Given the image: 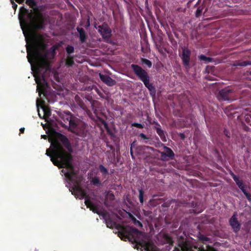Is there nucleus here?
Listing matches in <instances>:
<instances>
[{
	"instance_id": "4be33fe9",
	"label": "nucleus",
	"mask_w": 251,
	"mask_h": 251,
	"mask_svg": "<svg viewBox=\"0 0 251 251\" xmlns=\"http://www.w3.org/2000/svg\"><path fill=\"white\" fill-rule=\"evenodd\" d=\"M249 65H251L250 61H237L234 64L235 66H246Z\"/></svg>"
},
{
	"instance_id": "9b49d317",
	"label": "nucleus",
	"mask_w": 251,
	"mask_h": 251,
	"mask_svg": "<svg viewBox=\"0 0 251 251\" xmlns=\"http://www.w3.org/2000/svg\"><path fill=\"white\" fill-rule=\"evenodd\" d=\"M60 117L63 120L64 122H69V128L72 126V123H75L77 118L73 117L70 111H64L60 114Z\"/></svg>"
},
{
	"instance_id": "72a5a7b5",
	"label": "nucleus",
	"mask_w": 251,
	"mask_h": 251,
	"mask_svg": "<svg viewBox=\"0 0 251 251\" xmlns=\"http://www.w3.org/2000/svg\"><path fill=\"white\" fill-rule=\"evenodd\" d=\"M107 133L111 136V138L115 137L114 133L112 130L108 126L105 127Z\"/></svg>"
},
{
	"instance_id": "dca6fc26",
	"label": "nucleus",
	"mask_w": 251,
	"mask_h": 251,
	"mask_svg": "<svg viewBox=\"0 0 251 251\" xmlns=\"http://www.w3.org/2000/svg\"><path fill=\"white\" fill-rule=\"evenodd\" d=\"M230 175L233 180L236 182V185L238 186V187L241 189V190L243 192L246 190L245 185L244 184L243 181L242 180H240L239 177L236 176L233 173L231 172Z\"/></svg>"
},
{
	"instance_id": "8fccbe9b",
	"label": "nucleus",
	"mask_w": 251,
	"mask_h": 251,
	"mask_svg": "<svg viewBox=\"0 0 251 251\" xmlns=\"http://www.w3.org/2000/svg\"><path fill=\"white\" fill-rule=\"evenodd\" d=\"M173 251H180L179 249L177 248H175Z\"/></svg>"
},
{
	"instance_id": "2eb2a0df",
	"label": "nucleus",
	"mask_w": 251,
	"mask_h": 251,
	"mask_svg": "<svg viewBox=\"0 0 251 251\" xmlns=\"http://www.w3.org/2000/svg\"><path fill=\"white\" fill-rule=\"evenodd\" d=\"M155 126L154 129L156 130L157 133L160 137L161 140L163 142L167 141L166 137L165 135L164 131L161 128V126L157 122L155 123Z\"/></svg>"
},
{
	"instance_id": "c03bdc74",
	"label": "nucleus",
	"mask_w": 251,
	"mask_h": 251,
	"mask_svg": "<svg viewBox=\"0 0 251 251\" xmlns=\"http://www.w3.org/2000/svg\"><path fill=\"white\" fill-rule=\"evenodd\" d=\"M178 135H179V137L181 139H182L183 140L185 139V134L184 133H180Z\"/></svg>"
},
{
	"instance_id": "4d7b16f0",
	"label": "nucleus",
	"mask_w": 251,
	"mask_h": 251,
	"mask_svg": "<svg viewBox=\"0 0 251 251\" xmlns=\"http://www.w3.org/2000/svg\"><path fill=\"white\" fill-rule=\"evenodd\" d=\"M163 206H165V204H162Z\"/></svg>"
},
{
	"instance_id": "39448f33",
	"label": "nucleus",
	"mask_w": 251,
	"mask_h": 251,
	"mask_svg": "<svg viewBox=\"0 0 251 251\" xmlns=\"http://www.w3.org/2000/svg\"><path fill=\"white\" fill-rule=\"evenodd\" d=\"M87 125L77 119L75 123H72V126L69 130L76 135L85 137L87 135Z\"/></svg>"
},
{
	"instance_id": "c85d7f7f",
	"label": "nucleus",
	"mask_w": 251,
	"mask_h": 251,
	"mask_svg": "<svg viewBox=\"0 0 251 251\" xmlns=\"http://www.w3.org/2000/svg\"><path fill=\"white\" fill-rule=\"evenodd\" d=\"M97 101H93L91 102V107L92 109L94 112V113L96 115V116H98V109L96 106H95V103H98Z\"/></svg>"
},
{
	"instance_id": "cd10ccee",
	"label": "nucleus",
	"mask_w": 251,
	"mask_h": 251,
	"mask_svg": "<svg viewBox=\"0 0 251 251\" xmlns=\"http://www.w3.org/2000/svg\"><path fill=\"white\" fill-rule=\"evenodd\" d=\"M85 112V113H86V114L88 115V116L92 120H95V118L92 114V113L91 112V111H90V110H89V109H88L86 105H85V107H84V108H82Z\"/></svg>"
},
{
	"instance_id": "ddd939ff",
	"label": "nucleus",
	"mask_w": 251,
	"mask_h": 251,
	"mask_svg": "<svg viewBox=\"0 0 251 251\" xmlns=\"http://www.w3.org/2000/svg\"><path fill=\"white\" fill-rule=\"evenodd\" d=\"M84 203L86 205L87 207L89 208L90 210L92 211L94 213L99 214L100 210L98 205L94 204L89 199V198H86L85 200Z\"/></svg>"
},
{
	"instance_id": "473e14b6",
	"label": "nucleus",
	"mask_w": 251,
	"mask_h": 251,
	"mask_svg": "<svg viewBox=\"0 0 251 251\" xmlns=\"http://www.w3.org/2000/svg\"><path fill=\"white\" fill-rule=\"evenodd\" d=\"M96 117H97L98 121L100 122L102 125H103L104 128L108 126V124L106 123V122L105 120H104L102 118H101L99 116H97Z\"/></svg>"
},
{
	"instance_id": "49530a36",
	"label": "nucleus",
	"mask_w": 251,
	"mask_h": 251,
	"mask_svg": "<svg viewBox=\"0 0 251 251\" xmlns=\"http://www.w3.org/2000/svg\"><path fill=\"white\" fill-rule=\"evenodd\" d=\"M202 210H202V208H201V209H198V210H197V209H195L194 210L195 212L196 213H200V212H202Z\"/></svg>"
},
{
	"instance_id": "c756f323",
	"label": "nucleus",
	"mask_w": 251,
	"mask_h": 251,
	"mask_svg": "<svg viewBox=\"0 0 251 251\" xmlns=\"http://www.w3.org/2000/svg\"><path fill=\"white\" fill-rule=\"evenodd\" d=\"M141 60L143 63L147 65L149 68H151V67L152 63L150 60L143 58H142Z\"/></svg>"
},
{
	"instance_id": "f8f14e48",
	"label": "nucleus",
	"mask_w": 251,
	"mask_h": 251,
	"mask_svg": "<svg viewBox=\"0 0 251 251\" xmlns=\"http://www.w3.org/2000/svg\"><path fill=\"white\" fill-rule=\"evenodd\" d=\"M164 148L165 151L160 152L161 159L162 160H167V157H169L171 159H173L175 156V153L172 150L166 146H164Z\"/></svg>"
},
{
	"instance_id": "a19ab883",
	"label": "nucleus",
	"mask_w": 251,
	"mask_h": 251,
	"mask_svg": "<svg viewBox=\"0 0 251 251\" xmlns=\"http://www.w3.org/2000/svg\"><path fill=\"white\" fill-rule=\"evenodd\" d=\"M224 135L228 137V138H229L230 136V133L226 129H225L224 131Z\"/></svg>"
},
{
	"instance_id": "79ce46f5",
	"label": "nucleus",
	"mask_w": 251,
	"mask_h": 251,
	"mask_svg": "<svg viewBox=\"0 0 251 251\" xmlns=\"http://www.w3.org/2000/svg\"><path fill=\"white\" fill-rule=\"evenodd\" d=\"M10 1L12 4V7H13V9L16 10L18 6L17 4L14 2L13 0H10Z\"/></svg>"
},
{
	"instance_id": "e433bc0d",
	"label": "nucleus",
	"mask_w": 251,
	"mask_h": 251,
	"mask_svg": "<svg viewBox=\"0 0 251 251\" xmlns=\"http://www.w3.org/2000/svg\"><path fill=\"white\" fill-rule=\"evenodd\" d=\"M243 193H244V194L245 195V196L246 197L247 199L250 201H251V194L247 192V191H246V190H245V191H243Z\"/></svg>"
},
{
	"instance_id": "0eeeda50",
	"label": "nucleus",
	"mask_w": 251,
	"mask_h": 251,
	"mask_svg": "<svg viewBox=\"0 0 251 251\" xmlns=\"http://www.w3.org/2000/svg\"><path fill=\"white\" fill-rule=\"evenodd\" d=\"M72 192V194L75 196L76 198L83 199L89 197L86 195L85 191L81 187L78 182H76L72 188V190L69 189Z\"/></svg>"
},
{
	"instance_id": "7c9ffc66",
	"label": "nucleus",
	"mask_w": 251,
	"mask_h": 251,
	"mask_svg": "<svg viewBox=\"0 0 251 251\" xmlns=\"http://www.w3.org/2000/svg\"><path fill=\"white\" fill-rule=\"evenodd\" d=\"M99 169L100 171L103 174H107L108 173L107 169L102 165H100L99 166Z\"/></svg>"
},
{
	"instance_id": "393cba45",
	"label": "nucleus",
	"mask_w": 251,
	"mask_h": 251,
	"mask_svg": "<svg viewBox=\"0 0 251 251\" xmlns=\"http://www.w3.org/2000/svg\"><path fill=\"white\" fill-rule=\"evenodd\" d=\"M198 238L199 240L204 242H208L210 240V238L206 237V236L204 235L203 234H202L200 233H199V235H198Z\"/></svg>"
},
{
	"instance_id": "a18cd8bd",
	"label": "nucleus",
	"mask_w": 251,
	"mask_h": 251,
	"mask_svg": "<svg viewBox=\"0 0 251 251\" xmlns=\"http://www.w3.org/2000/svg\"><path fill=\"white\" fill-rule=\"evenodd\" d=\"M157 49H158V51L160 53H161V54L163 53V49L161 47V46L157 47Z\"/></svg>"
},
{
	"instance_id": "6ab92c4d",
	"label": "nucleus",
	"mask_w": 251,
	"mask_h": 251,
	"mask_svg": "<svg viewBox=\"0 0 251 251\" xmlns=\"http://www.w3.org/2000/svg\"><path fill=\"white\" fill-rule=\"evenodd\" d=\"M199 59L201 61H204L205 63L211 62L213 60V59L211 57H207L203 54L199 55Z\"/></svg>"
},
{
	"instance_id": "423d86ee",
	"label": "nucleus",
	"mask_w": 251,
	"mask_h": 251,
	"mask_svg": "<svg viewBox=\"0 0 251 251\" xmlns=\"http://www.w3.org/2000/svg\"><path fill=\"white\" fill-rule=\"evenodd\" d=\"M95 27L98 29V32L104 39H108L112 36V31L108 24L105 22L103 23L98 27L95 25Z\"/></svg>"
},
{
	"instance_id": "5701e85b",
	"label": "nucleus",
	"mask_w": 251,
	"mask_h": 251,
	"mask_svg": "<svg viewBox=\"0 0 251 251\" xmlns=\"http://www.w3.org/2000/svg\"><path fill=\"white\" fill-rule=\"evenodd\" d=\"M66 51L68 56H71V54L75 52L74 47L72 45H68L66 48Z\"/></svg>"
},
{
	"instance_id": "bb28decb",
	"label": "nucleus",
	"mask_w": 251,
	"mask_h": 251,
	"mask_svg": "<svg viewBox=\"0 0 251 251\" xmlns=\"http://www.w3.org/2000/svg\"><path fill=\"white\" fill-rule=\"evenodd\" d=\"M139 191V199L140 203H143L144 202V192L142 190V189L140 188L138 189Z\"/></svg>"
},
{
	"instance_id": "3c124183",
	"label": "nucleus",
	"mask_w": 251,
	"mask_h": 251,
	"mask_svg": "<svg viewBox=\"0 0 251 251\" xmlns=\"http://www.w3.org/2000/svg\"><path fill=\"white\" fill-rule=\"evenodd\" d=\"M42 138H44L45 139H46L47 137V135H42Z\"/></svg>"
},
{
	"instance_id": "9d476101",
	"label": "nucleus",
	"mask_w": 251,
	"mask_h": 251,
	"mask_svg": "<svg viewBox=\"0 0 251 251\" xmlns=\"http://www.w3.org/2000/svg\"><path fill=\"white\" fill-rule=\"evenodd\" d=\"M232 92V89L229 88L222 89L219 93L218 97L219 100L222 101L230 100L231 99V93Z\"/></svg>"
},
{
	"instance_id": "aec40b11",
	"label": "nucleus",
	"mask_w": 251,
	"mask_h": 251,
	"mask_svg": "<svg viewBox=\"0 0 251 251\" xmlns=\"http://www.w3.org/2000/svg\"><path fill=\"white\" fill-rule=\"evenodd\" d=\"M66 65L68 67H71L74 64V57L72 56H68L66 60Z\"/></svg>"
},
{
	"instance_id": "09e8293b",
	"label": "nucleus",
	"mask_w": 251,
	"mask_h": 251,
	"mask_svg": "<svg viewBox=\"0 0 251 251\" xmlns=\"http://www.w3.org/2000/svg\"><path fill=\"white\" fill-rule=\"evenodd\" d=\"M20 132L21 133H23L24 132V131H25V128L24 127H22L20 129Z\"/></svg>"
},
{
	"instance_id": "1a4fd4ad",
	"label": "nucleus",
	"mask_w": 251,
	"mask_h": 251,
	"mask_svg": "<svg viewBox=\"0 0 251 251\" xmlns=\"http://www.w3.org/2000/svg\"><path fill=\"white\" fill-rule=\"evenodd\" d=\"M229 224L234 233H237L240 231L241 224L238 220L237 212H234L229 219Z\"/></svg>"
},
{
	"instance_id": "864d4df0",
	"label": "nucleus",
	"mask_w": 251,
	"mask_h": 251,
	"mask_svg": "<svg viewBox=\"0 0 251 251\" xmlns=\"http://www.w3.org/2000/svg\"><path fill=\"white\" fill-rule=\"evenodd\" d=\"M143 147H138L137 148V150H140L142 148H143Z\"/></svg>"
},
{
	"instance_id": "a878e982",
	"label": "nucleus",
	"mask_w": 251,
	"mask_h": 251,
	"mask_svg": "<svg viewBox=\"0 0 251 251\" xmlns=\"http://www.w3.org/2000/svg\"><path fill=\"white\" fill-rule=\"evenodd\" d=\"M91 183L95 186L100 185V179L97 177H92L91 180Z\"/></svg>"
},
{
	"instance_id": "20e7f679",
	"label": "nucleus",
	"mask_w": 251,
	"mask_h": 251,
	"mask_svg": "<svg viewBox=\"0 0 251 251\" xmlns=\"http://www.w3.org/2000/svg\"><path fill=\"white\" fill-rule=\"evenodd\" d=\"M131 68L139 79L144 83L145 86L150 91L151 94H154L156 92L155 88L152 83H150V77L148 72L136 64H131Z\"/></svg>"
},
{
	"instance_id": "de8ad7c7",
	"label": "nucleus",
	"mask_w": 251,
	"mask_h": 251,
	"mask_svg": "<svg viewBox=\"0 0 251 251\" xmlns=\"http://www.w3.org/2000/svg\"><path fill=\"white\" fill-rule=\"evenodd\" d=\"M89 25H90V18H89V17H88V19H87L86 26H89Z\"/></svg>"
},
{
	"instance_id": "6e6d98bb",
	"label": "nucleus",
	"mask_w": 251,
	"mask_h": 251,
	"mask_svg": "<svg viewBox=\"0 0 251 251\" xmlns=\"http://www.w3.org/2000/svg\"><path fill=\"white\" fill-rule=\"evenodd\" d=\"M248 118H249V117H247L246 118V120H247Z\"/></svg>"
},
{
	"instance_id": "f3484780",
	"label": "nucleus",
	"mask_w": 251,
	"mask_h": 251,
	"mask_svg": "<svg viewBox=\"0 0 251 251\" xmlns=\"http://www.w3.org/2000/svg\"><path fill=\"white\" fill-rule=\"evenodd\" d=\"M76 30L79 34V39L81 43H83L86 41L87 38V35L84 30L82 27H76Z\"/></svg>"
},
{
	"instance_id": "f704fd0d",
	"label": "nucleus",
	"mask_w": 251,
	"mask_h": 251,
	"mask_svg": "<svg viewBox=\"0 0 251 251\" xmlns=\"http://www.w3.org/2000/svg\"><path fill=\"white\" fill-rule=\"evenodd\" d=\"M106 147L107 148H109L112 151V154H113V157L115 158V150L114 147L112 145L109 144L108 143H106Z\"/></svg>"
},
{
	"instance_id": "5fc2aeb1",
	"label": "nucleus",
	"mask_w": 251,
	"mask_h": 251,
	"mask_svg": "<svg viewBox=\"0 0 251 251\" xmlns=\"http://www.w3.org/2000/svg\"><path fill=\"white\" fill-rule=\"evenodd\" d=\"M110 153V151H106V153Z\"/></svg>"
},
{
	"instance_id": "603ef678",
	"label": "nucleus",
	"mask_w": 251,
	"mask_h": 251,
	"mask_svg": "<svg viewBox=\"0 0 251 251\" xmlns=\"http://www.w3.org/2000/svg\"><path fill=\"white\" fill-rule=\"evenodd\" d=\"M185 203H180V204H178V205L179 206V207H181V205L182 206H184V205L185 204Z\"/></svg>"
},
{
	"instance_id": "13d9d810",
	"label": "nucleus",
	"mask_w": 251,
	"mask_h": 251,
	"mask_svg": "<svg viewBox=\"0 0 251 251\" xmlns=\"http://www.w3.org/2000/svg\"><path fill=\"white\" fill-rule=\"evenodd\" d=\"M250 75H251V71L250 72Z\"/></svg>"
},
{
	"instance_id": "4468645a",
	"label": "nucleus",
	"mask_w": 251,
	"mask_h": 251,
	"mask_svg": "<svg viewBox=\"0 0 251 251\" xmlns=\"http://www.w3.org/2000/svg\"><path fill=\"white\" fill-rule=\"evenodd\" d=\"M100 78L101 80L109 86H113L116 84V81L113 79L111 77L106 75L99 74Z\"/></svg>"
},
{
	"instance_id": "bf43d9fd",
	"label": "nucleus",
	"mask_w": 251,
	"mask_h": 251,
	"mask_svg": "<svg viewBox=\"0 0 251 251\" xmlns=\"http://www.w3.org/2000/svg\"><path fill=\"white\" fill-rule=\"evenodd\" d=\"M145 148H148L149 147H144Z\"/></svg>"
},
{
	"instance_id": "a211bd4d",
	"label": "nucleus",
	"mask_w": 251,
	"mask_h": 251,
	"mask_svg": "<svg viewBox=\"0 0 251 251\" xmlns=\"http://www.w3.org/2000/svg\"><path fill=\"white\" fill-rule=\"evenodd\" d=\"M105 201H104V204L106 206H108V204L107 203V201L109 200L110 201H113L115 199V195L114 194L110 191H108L107 193V194L105 196Z\"/></svg>"
},
{
	"instance_id": "58836bf2",
	"label": "nucleus",
	"mask_w": 251,
	"mask_h": 251,
	"mask_svg": "<svg viewBox=\"0 0 251 251\" xmlns=\"http://www.w3.org/2000/svg\"><path fill=\"white\" fill-rule=\"evenodd\" d=\"M135 144V142H133V143H131V144L130 145V155H131V157H132V159H134L135 158V157H134V156L133 155V151H132V148H133V147H134Z\"/></svg>"
},
{
	"instance_id": "c9c22d12",
	"label": "nucleus",
	"mask_w": 251,
	"mask_h": 251,
	"mask_svg": "<svg viewBox=\"0 0 251 251\" xmlns=\"http://www.w3.org/2000/svg\"><path fill=\"white\" fill-rule=\"evenodd\" d=\"M202 8H201L200 7H198L196 11V17H199L202 13Z\"/></svg>"
},
{
	"instance_id": "4c0bfd02",
	"label": "nucleus",
	"mask_w": 251,
	"mask_h": 251,
	"mask_svg": "<svg viewBox=\"0 0 251 251\" xmlns=\"http://www.w3.org/2000/svg\"><path fill=\"white\" fill-rule=\"evenodd\" d=\"M131 126H132L136 127L139 128H143L144 127L143 125L137 123H133L131 124Z\"/></svg>"
},
{
	"instance_id": "f03ea898",
	"label": "nucleus",
	"mask_w": 251,
	"mask_h": 251,
	"mask_svg": "<svg viewBox=\"0 0 251 251\" xmlns=\"http://www.w3.org/2000/svg\"><path fill=\"white\" fill-rule=\"evenodd\" d=\"M57 140L51 143V149L46 151V154L50 156L53 164L60 168H65V176L71 181L75 180L74 177L77 175L72 164V148L71 143L64 135L58 133Z\"/></svg>"
},
{
	"instance_id": "ea45409f",
	"label": "nucleus",
	"mask_w": 251,
	"mask_h": 251,
	"mask_svg": "<svg viewBox=\"0 0 251 251\" xmlns=\"http://www.w3.org/2000/svg\"><path fill=\"white\" fill-rule=\"evenodd\" d=\"M133 222H134V224L139 226V227H142L143 226V225L138 220H136L135 218H133Z\"/></svg>"
},
{
	"instance_id": "37998d69",
	"label": "nucleus",
	"mask_w": 251,
	"mask_h": 251,
	"mask_svg": "<svg viewBox=\"0 0 251 251\" xmlns=\"http://www.w3.org/2000/svg\"><path fill=\"white\" fill-rule=\"evenodd\" d=\"M139 137L143 139H149V138L147 137V136L144 133H141L139 135Z\"/></svg>"
},
{
	"instance_id": "2f4dec72",
	"label": "nucleus",
	"mask_w": 251,
	"mask_h": 251,
	"mask_svg": "<svg viewBox=\"0 0 251 251\" xmlns=\"http://www.w3.org/2000/svg\"><path fill=\"white\" fill-rule=\"evenodd\" d=\"M43 110L45 116L49 117L50 115L51 112L48 108L44 107H43Z\"/></svg>"
},
{
	"instance_id": "6e6552de",
	"label": "nucleus",
	"mask_w": 251,
	"mask_h": 251,
	"mask_svg": "<svg viewBox=\"0 0 251 251\" xmlns=\"http://www.w3.org/2000/svg\"><path fill=\"white\" fill-rule=\"evenodd\" d=\"M191 51L186 47L182 48V54L180 55L184 66L189 69L190 67V57Z\"/></svg>"
},
{
	"instance_id": "b1692460",
	"label": "nucleus",
	"mask_w": 251,
	"mask_h": 251,
	"mask_svg": "<svg viewBox=\"0 0 251 251\" xmlns=\"http://www.w3.org/2000/svg\"><path fill=\"white\" fill-rule=\"evenodd\" d=\"M98 215L101 216L104 221H105L106 219H107V218H108L110 216L109 214L105 210H100Z\"/></svg>"
},
{
	"instance_id": "412c9836",
	"label": "nucleus",
	"mask_w": 251,
	"mask_h": 251,
	"mask_svg": "<svg viewBox=\"0 0 251 251\" xmlns=\"http://www.w3.org/2000/svg\"><path fill=\"white\" fill-rule=\"evenodd\" d=\"M75 101L77 103V104L81 108H84L85 104L84 103L83 100L81 99L77 95L75 96Z\"/></svg>"
},
{
	"instance_id": "f257e3e1",
	"label": "nucleus",
	"mask_w": 251,
	"mask_h": 251,
	"mask_svg": "<svg viewBox=\"0 0 251 251\" xmlns=\"http://www.w3.org/2000/svg\"><path fill=\"white\" fill-rule=\"evenodd\" d=\"M25 0H15L19 4H23ZM26 3L33 10L22 7L20 9L19 19L23 33L26 38L27 34H30L31 44L26 47L27 57L29 63L36 62V75L34 76L36 82L39 83L40 77L45 81L43 75L41 74L42 69L48 70L50 68L49 59L54 58L55 50L58 47L54 45L49 50L44 51L42 54L39 50L38 41L42 38L41 35L34 32L45 28V18L42 13L39 12L35 0H26Z\"/></svg>"
},
{
	"instance_id": "7ed1b4c3",
	"label": "nucleus",
	"mask_w": 251,
	"mask_h": 251,
	"mask_svg": "<svg viewBox=\"0 0 251 251\" xmlns=\"http://www.w3.org/2000/svg\"><path fill=\"white\" fill-rule=\"evenodd\" d=\"M107 227L113 229L116 227L118 230V236L123 240H128L132 244H136L135 248L138 250L141 247V251H155L156 246L151 241H147L144 239L143 235L137 228L128 226L116 225V223L110 216L105 221Z\"/></svg>"
}]
</instances>
